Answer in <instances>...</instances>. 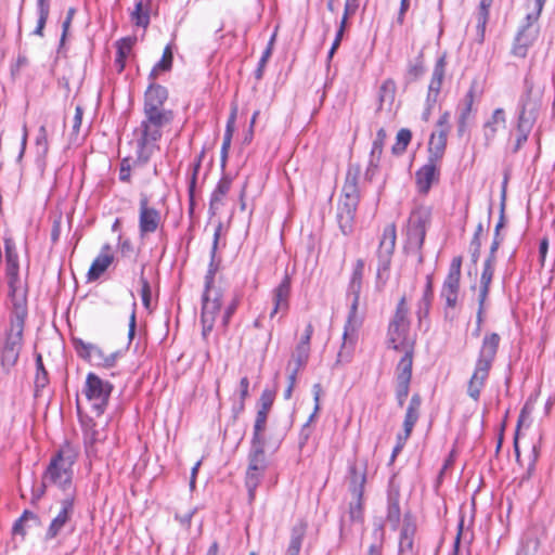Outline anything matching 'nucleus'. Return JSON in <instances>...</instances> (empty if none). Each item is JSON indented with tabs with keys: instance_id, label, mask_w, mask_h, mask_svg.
I'll return each instance as SVG.
<instances>
[{
	"instance_id": "obj_22",
	"label": "nucleus",
	"mask_w": 555,
	"mask_h": 555,
	"mask_svg": "<svg viewBox=\"0 0 555 555\" xmlns=\"http://www.w3.org/2000/svg\"><path fill=\"white\" fill-rule=\"evenodd\" d=\"M439 163L427 159L415 172V184L420 194H428L434 183L439 181Z\"/></svg>"
},
{
	"instance_id": "obj_19",
	"label": "nucleus",
	"mask_w": 555,
	"mask_h": 555,
	"mask_svg": "<svg viewBox=\"0 0 555 555\" xmlns=\"http://www.w3.org/2000/svg\"><path fill=\"white\" fill-rule=\"evenodd\" d=\"M413 357L412 350L406 349L396 366V397L406 399L410 392L412 378Z\"/></svg>"
},
{
	"instance_id": "obj_63",
	"label": "nucleus",
	"mask_w": 555,
	"mask_h": 555,
	"mask_svg": "<svg viewBox=\"0 0 555 555\" xmlns=\"http://www.w3.org/2000/svg\"><path fill=\"white\" fill-rule=\"evenodd\" d=\"M347 22H348V17L343 16V18H341V21L339 23V27H338V30L336 33L335 39H334V41L332 43V47L334 49H338V47L340 46V42H341L344 33H345V29H346V26H347Z\"/></svg>"
},
{
	"instance_id": "obj_23",
	"label": "nucleus",
	"mask_w": 555,
	"mask_h": 555,
	"mask_svg": "<svg viewBox=\"0 0 555 555\" xmlns=\"http://www.w3.org/2000/svg\"><path fill=\"white\" fill-rule=\"evenodd\" d=\"M366 460H353L348 464L349 491L352 495H363L366 483Z\"/></svg>"
},
{
	"instance_id": "obj_46",
	"label": "nucleus",
	"mask_w": 555,
	"mask_h": 555,
	"mask_svg": "<svg viewBox=\"0 0 555 555\" xmlns=\"http://www.w3.org/2000/svg\"><path fill=\"white\" fill-rule=\"evenodd\" d=\"M475 99V88L472 87L463 98L461 105L459 106L457 119L468 121L473 112V104Z\"/></svg>"
},
{
	"instance_id": "obj_16",
	"label": "nucleus",
	"mask_w": 555,
	"mask_h": 555,
	"mask_svg": "<svg viewBox=\"0 0 555 555\" xmlns=\"http://www.w3.org/2000/svg\"><path fill=\"white\" fill-rule=\"evenodd\" d=\"M422 397L418 392L412 395L410 402L406 408V412L403 420V434L398 435L397 446L392 450L391 457L401 451L405 441L410 438L415 424L417 423L421 415Z\"/></svg>"
},
{
	"instance_id": "obj_3",
	"label": "nucleus",
	"mask_w": 555,
	"mask_h": 555,
	"mask_svg": "<svg viewBox=\"0 0 555 555\" xmlns=\"http://www.w3.org/2000/svg\"><path fill=\"white\" fill-rule=\"evenodd\" d=\"M222 224L219 223L214 232V241L210 250V261L205 275L204 293L202 296L201 322L203 326V336L206 337L215 327L220 308L223 306V291L215 286V275L219 269V262L216 260L219 238Z\"/></svg>"
},
{
	"instance_id": "obj_53",
	"label": "nucleus",
	"mask_w": 555,
	"mask_h": 555,
	"mask_svg": "<svg viewBox=\"0 0 555 555\" xmlns=\"http://www.w3.org/2000/svg\"><path fill=\"white\" fill-rule=\"evenodd\" d=\"M275 400V390L266 388L259 398L258 409L262 411H271V408Z\"/></svg>"
},
{
	"instance_id": "obj_56",
	"label": "nucleus",
	"mask_w": 555,
	"mask_h": 555,
	"mask_svg": "<svg viewBox=\"0 0 555 555\" xmlns=\"http://www.w3.org/2000/svg\"><path fill=\"white\" fill-rule=\"evenodd\" d=\"M539 456H540V449L537 444H533L531 452L529 454L528 468H527L526 475L522 477V480L529 479L532 476V474L535 469V464L538 462Z\"/></svg>"
},
{
	"instance_id": "obj_31",
	"label": "nucleus",
	"mask_w": 555,
	"mask_h": 555,
	"mask_svg": "<svg viewBox=\"0 0 555 555\" xmlns=\"http://www.w3.org/2000/svg\"><path fill=\"white\" fill-rule=\"evenodd\" d=\"M307 522L302 519L298 520L291 529L289 544L286 550L287 555H299L302 541L307 531Z\"/></svg>"
},
{
	"instance_id": "obj_34",
	"label": "nucleus",
	"mask_w": 555,
	"mask_h": 555,
	"mask_svg": "<svg viewBox=\"0 0 555 555\" xmlns=\"http://www.w3.org/2000/svg\"><path fill=\"white\" fill-rule=\"evenodd\" d=\"M401 519V509L399 504V493H389L387 499L386 520L392 530H397Z\"/></svg>"
},
{
	"instance_id": "obj_18",
	"label": "nucleus",
	"mask_w": 555,
	"mask_h": 555,
	"mask_svg": "<svg viewBox=\"0 0 555 555\" xmlns=\"http://www.w3.org/2000/svg\"><path fill=\"white\" fill-rule=\"evenodd\" d=\"M462 258L454 257L451 261L448 275L443 282L441 296L446 299L447 307L454 308L457 302Z\"/></svg>"
},
{
	"instance_id": "obj_57",
	"label": "nucleus",
	"mask_w": 555,
	"mask_h": 555,
	"mask_svg": "<svg viewBox=\"0 0 555 555\" xmlns=\"http://www.w3.org/2000/svg\"><path fill=\"white\" fill-rule=\"evenodd\" d=\"M271 55H272L271 48H266L264 51L262 52V55L258 62L256 70H255V78L257 80L262 79L267 63H268L269 59L271 57Z\"/></svg>"
},
{
	"instance_id": "obj_59",
	"label": "nucleus",
	"mask_w": 555,
	"mask_h": 555,
	"mask_svg": "<svg viewBox=\"0 0 555 555\" xmlns=\"http://www.w3.org/2000/svg\"><path fill=\"white\" fill-rule=\"evenodd\" d=\"M312 393H313V401H314V409L311 415L309 416V422H312L318 413L320 412L321 405H320V398L322 395V386L321 384H314L312 387Z\"/></svg>"
},
{
	"instance_id": "obj_28",
	"label": "nucleus",
	"mask_w": 555,
	"mask_h": 555,
	"mask_svg": "<svg viewBox=\"0 0 555 555\" xmlns=\"http://www.w3.org/2000/svg\"><path fill=\"white\" fill-rule=\"evenodd\" d=\"M447 57L446 54L440 55L435 64L431 79L428 86L427 102L436 103L440 92L444 75H446Z\"/></svg>"
},
{
	"instance_id": "obj_39",
	"label": "nucleus",
	"mask_w": 555,
	"mask_h": 555,
	"mask_svg": "<svg viewBox=\"0 0 555 555\" xmlns=\"http://www.w3.org/2000/svg\"><path fill=\"white\" fill-rule=\"evenodd\" d=\"M131 21L139 27L146 28L150 24V2L140 0L131 12Z\"/></svg>"
},
{
	"instance_id": "obj_50",
	"label": "nucleus",
	"mask_w": 555,
	"mask_h": 555,
	"mask_svg": "<svg viewBox=\"0 0 555 555\" xmlns=\"http://www.w3.org/2000/svg\"><path fill=\"white\" fill-rule=\"evenodd\" d=\"M201 163H202V159L201 157L197 158L196 162L193 163L192 165V175H191V178H190V181H189V186H188V193H189V209H190V212H193L194 210V205H195V202H194V193H195V186H196V180H197V173H198V170L201 168Z\"/></svg>"
},
{
	"instance_id": "obj_7",
	"label": "nucleus",
	"mask_w": 555,
	"mask_h": 555,
	"mask_svg": "<svg viewBox=\"0 0 555 555\" xmlns=\"http://www.w3.org/2000/svg\"><path fill=\"white\" fill-rule=\"evenodd\" d=\"M5 244V276L9 286V297L12 304V308L21 306L22 308H28L27 306V284L24 283L20 278V262L18 255L15 250L14 243L11 238L4 241Z\"/></svg>"
},
{
	"instance_id": "obj_2",
	"label": "nucleus",
	"mask_w": 555,
	"mask_h": 555,
	"mask_svg": "<svg viewBox=\"0 0 555 555\" xmlns=\"http://www.w3.org/2000/svg\"><path fill=\"white\" fill-rule=\"evenodd\" d=\"M79 456V448L69 441H65L52 455L49 465L42 475V486L38 496L44 493V489L54 486L62 490L66 496L76 495V488L73 483V466Z\"/></svg>"
},
{
	"instance_id": "obj_52",
	"label": "nucleus",
	"mask_w": 555,
	"mask_h": 555,
	"mask_svg": "<svg viewBox=\"0 0 555 555\" xmlns=\"http://www.w3.org/2000/svg\"><path fill=\"white\" fill-rule=\"evenodd\" d=\"M140 283H141L142 304H143L144 308L149 310L151 308L152 291H151V285H150L149 281L144 278V267L141 270Z\"/></svg>"
},
{
	"instance_id": "obj_60",
	"label": "nucleus",
	"mask_w": 555,
	"mask_h": 555,
	"mask_svg": "<svg viewBox=\"0 0 555 555\" xmlns=\"http://www.w3.org/2000/svg\"><path fill=\"white\" fill-rule=\"evenodd\" d=\"M364 266H365V263H364L363 259H358L356 261L353 270H352V274L350 276V281L362 283V281H363V273H364Z\"/></svg>"
},
{
	"instance_id": "obj_17",
	"label": "nucleus",
	"mask_w": 555,
	"mask_h": 555,
	"mask_svg": "<svg viewBox=\"0 0 555 555\" xmlns=\"http://www.w3.org/2000/svg\"><path fill=\"white\" fill-rule=\"evenodd\" d=\"M162 223V215L158 209L150 206L149 198L142 196L139 203V235L146 237L157 231Z\"/></svg>"
},
{
	"instance_id": "obj_41",
	"label": "nucleus",
	"mask_w": 555,
	"mask_h": 555,
	"mask_svg": "<svg viewBox=\"0 0 555 555\" xmlns=\"http://www.w3.org/2000/svg\"><path fill=\"white\" fill-rule=\"evenodd\" d=\"M240 304V297L234 296L230 302H228L223 309V312H219V315L217 317L216 323L218 328H221L223 332L227 331L230 320L234 312L236 311Z\"/></svg>"
},
{
	"instance_id": "obj_4",
	"label": "nucleus",
	"mask_w": 555,
	"mask_h": 555,
	"mask_svg": "<svg viewBox=\"0 0 555 555\" xmlns=\"http://www.w3.org/2000/svg\"><path fill=\"white\" fill-rule=\"evenodd\" d=\"M27 317L28 308L11 307L8 325L0 335V364L5 373H9L18 362L24 346V330Z\"/></svg>"
},
{
	"instance_id": "obj_25",
	"label": "nucleus",
	"mask_w": 555,
	"mask_h": 555,
	"mask_svg": "<svg viewBox=\"0 0 555 555\" xmlns=\"http://www.w3.org/2000/svg\"><path fill=\"white\" fill-rule=\"evenodd\" d=\"M506 125V114L501 107L495 108L490 118L487 119L482 125V135L485 139V145L490 146L494 141L500 128Z\"/></svg>"
},
{
	"instance_id": "obj_27",
	"label": "nucleus",
	"mask_w": 555,
	"mask_h": 555,
	"mask_svg": "<svg viewBox=\"0 0 555 555\" xmlns=\"http://www.w3.org/2000/svg\"><path fill=\"white\" fill-rule=\"evenodd\" d=\"M416 525L410 515H405L403 526L399 537V554L398 555H415L414 535Z\"/></svg>"
},
{
	"instance_id": "obj_49",
	"label": "nucleus",
	"mask_w": 555,
	"mask_h": 555,
	"mask_svg": "<svg viewBox=\"0 0 555 555\" xmlns=\"http://www.w3.org/2000/svg\"><path fill=\"white\" fill-rule=\"evenodd\" d=\"M38 21L37 26L33 34L36 36H43V29L49 18L50 3H37Z\"/></svg>"
},
{
	"instance_id": "obj_14",
	"label": "nucleus",
	"mask_w": 555,
	"mask_h": 555,
	"mask_svg": "<svg viewBox=\"0 0 555 555\" xmlns=\"http://www.w3.org/2000/svg\"><path fill=\"white\" fill-rule=\"evenodd\" d=\"M427 216L421 210H414L409 217L406 225V241L404 250L406 254H418V260L423 261L421 249L426 236Z\"/></svg>"
},
{
	"instance_id": "obj_21",
	"label": "nucleus",
	"mask_w": 555,
	"mask_h": 555,
	"mask_svg": "<svg viewBox=\"0 0 555 555\" xmlns=\"http://www.w3.org/2000/svg\"><path fill=\"white\" fill-rule=\"evenodd\" d=\"M291 297V279L285 275L280 284L272 289V310L269 314L270 319L281 313V318L285 317L289 310Z\"/></svg>"
},
{
	"instance_id": "obj_40",
	"label": "nucleus",
	"mask_w": 555,
	"mask_h": 555,
	"mask_svg": "<svg viewBox=\"0 0 555 555\" xmlns=\"http://www.w3.org/2000/svg\"><path fill=\"white\" fill-rule=\"evenodd\" d=\"M353 500L348 506V517L351 524H363L364 521V499L363 495H352Z\"/></svg>"
},
{
	"instance_id": "obj_13",
	"label": "nucleus",
	"mask_w": 555,
	"mask_h": 555,
	"mask_svg": "<svg viewBox=\"0 0 555 555\" xmlns=\"http://www.w3.org/2000/svg\"><path fill=\"white\" fill-rule=\"evenodd\" d=\"M113 389L114 386L109 382L100 378L92 372L88 373L83 393L87 399L92 402V409L95 411L96 415L104 413Z\"/></svg>"
},
{
	"instance_id": "obj_6",
	"label": "nucleus",
	"mask_w": 555,
	"mask_h": 555,
	"mask_svg": "<svg viewBox=\"0 0 555 555\" xmlns=\"http://www.w3.org/2000/svg\"><path fill=\"white\" fill-rule=\"evenodd\" d=\"M361 167L358 164H350L347 169L343 186V199L338 205L337 218L344 234L351 231L357 208L360 202L359 179Z\"/></svg>"
},
{
	"instance_id": "obj_55",
	"label": "nucleus",
	"mask_w": 555,
	"mask_h": 555,
	"mask_svg": "<svg viewBox=\"0 0 555 555\" xmlns=\"http://www.w3.org/2000/svg\"><path fill=\"white\" fill-rule=\"evenodd\" d=\"M506 183H507V179H505L504 183H503L500 217H499L498 223L495 224L493 236H502L500 234V231L505 225V214L504 212H505V186H506Z\"/></svg>"
},
{
	"instance_id": "obj_54",
	"label": "nucleus",
	"mask_w": 555,
	"mask_h": 555,
	"mask_svg": "<svg viewBox=\"0 0 555 555\" xmlns=\"http://www.w3.org/2000/svg\"><path fill=\"white\" fill-rule=\"evenodd\" d=\"M488 20L489 12L478 11L476 29L479 42H482L485 40V33Z\"/></svg>"
},
{
	"instance_id": "obj_8",
	"label": "nucleus",
	"mask_w": 555,
	"mask_h": 555,
	"mask_svg": "<svg viewBox=\"0 0 555 555\" xmlns=\"http://www.w3.org/2000/svg\"><path fill=\"white\" fill-rule=\"evenodd\" d=\"M410 319L406 297L402 296L397 304L395 314L388 326V344L395 350L406 349L413 351V344L409 340Z\"/></svg>"
},
{
	"instance_id": "obj_20",
	"label": "nucleus",
	"mask_w": 555,
	"mask_h": 555,
	"mask_svg": "<svg viewBox=\"0 0 555 555\" xmlns=\"http://www.w3.org/2000/svg\"><path fill=\"white\" fill-rule=\"evenodd\" d=\"M75 496L68 494L61 501V509L52 519L46 532V540H52L57 537L65 525L70 520L74 513Z\"/></svg>"
},
{
	"instance_id": "obj_37",
	"label": "nucleus",
	"mask_w": 555,
	"mask_h": 555,
	"mask_svg": "<svg viewBox=\"0 0 555 555\" xmlns=\"http://www.w3.org/2000/svg\"><path fill=\"white\" fill-rule=\"evenodd\" d=\"M133 42H134V39L127 37V38H121L116 43L117 51H116L115 64H116L119 73L125 69L126 59L132 50Z\"/></svg>"
},
{
	"instance_id": "obj_38",
	"label": "nucleus",
	"mask_w": 555,
	"mask_h": 555,
	"mask_svg": "<svg viewBox=\"0 0 555 555\" xmlns=\"http://www.w3.org/2000/svg\"><path fill=\"white\" fill-rule=\"evenodd\" d=\"M269 413L268 411L257 410L250 442L266 443L263 433L267 428Z\"/></svg>"
},
{
	"instance_id": "obj_32",
	"label": "nucleus",
	"mask_w": 555,
	"mask_h": 555,
	"mask_svg": "<svg viewBox=\"0 0 555 555\" xmlns=\"http://www.w3.org/2000/svg\"><path fill=\"white\" fill-rule=\"evenodd\" d=\"M232 180L228 176H223L217 183L210 195V210H218L223 205V199L231 189Z\"/></svg>"
},
{
	"instance_id": "obj_45",
	"label": "nucleus",
	"mask_w": 555,
	"mask_h": 555,
	"mask_svg": "<svg viewBox=\"0 0 555 555\" xmlns=\"http://www.w3.org/2000/svg\"><path fill=\"white\" fill-rule=\"evenodd\" d=\"M411 140V130L408 128L400 129L396 135V142L391 147L392 154L397 156L402 155L406 151Z\"/></svg>"
},
{
	"instance_id": "obj_26",
	"label": "nucleus",
	"mask_w": 555,
	"mask_h": 555,
	"mask_svg": "<svg viewBox=\"0 0 555 555\" xmlns=\"http://www.w3.org/2000/svg\"><path fill=\"white\" fill-rule=\"evenodd\" d=\"M114 260V256L112 254V246L109 244H104L101 247L100 254L92 261L89 271H88V280L96 281L100 276L108 269Z\"/></svg>"
},
{
	"instance_id": "obj_29",
	"label": "nucleus",
	"mask_w": 555,
	"mask_h": 555,
	"mask_svg": "<svg viewBox=\"0 0 555 555\" xmlns=\"http://www.w3.org/2000/svg\"><path fill=\"white\" fill-rule=\"evenodd\" d=\"M448 129L442 128L438 132L430 135L428 142V158L433 162L440 163L447 149Z\"/></svg>"
},
{
	"instance_id": "obj_36",
	"label": "nucleus",
	"mask_w": 555,
	"mask_h": 555,
	"mask_svg": "<svg viewBox=\"0 0 555 555\" xmlns=\"http://www.w3.org/2000/svg\"><path fill=\"white\" fill-rule=\"evenodd\" d=\"M495 261L492 259H486L483 269L480 276L479 297H488L490 285L494 274Z\"/></svg>"
},
{
	"instance_id": "obj_30",
	"label": "nucleus",
	"mask_w": 555,
	"mask_h": 555,
	"mask_svg": "<svg viewBox=\"0 0 555 555\" xmlns=\"http://www.w3.org/2000/svg\"><path fill=\"white\" fill-rule=\"evenodd\" d=\"M73 345L77 354L93 365H95V361H99L103 352L99 346L86 343L81 338H73Z\"/></svg>"
},
{
	"instance_id": "obj_64",
	"label": "nucleus",
	"mask_w": 555,
	"mask_h": 555,
	"mask_svg": "<svg viewBox=\"0 0 555 555\" xmlns=\"http://www.w3.org/2000/svg\"><path fill=\"white\" fill-rule=\"evenodd\" d=\"M359 0H346L344 8V15L349 18V16L356 14L359 9Z\"/></svg>"
},
{
	"instance_id": "obj_1",
	"label": "nucleus",
	"mask_w": 555,
	"mask_h": 555,
	"mask_svg": "<svg viewBox=\"0 0 555 555\" xmlns=\"http://www.w3.org/2000/svg\"><path fill=\"white\" fill-rule=\"evenodd\" d=\"M169 96L166 87L151 81L144 92L143 118L133 131L137 159L134 166L146 165L152 155L159 150L158 141L163 130L175 119L172 109L165 107Z\"/></svg>"
},
{
	"instance_id": "obj_33",
	"label": "nucleus",
	"mask_w": 555,
	"mask_h": 555,
	"mask_svg": "<svg viewBox=\"0 0 555 555\" xmlns=\"http://www.w3.org/2000/svg\"><path fill=\"white\" fill-rule=\"evenodd\" d=\"M372 530V543L369 545L365 555H383L385 543V528L382 519L374 522Z\"/></svg>"
},
{
	"instance_id": "obj_48",
	"label": "nucleus",
	"mask_w": 555,
	"mask_h": 555,
	"mask_svg": "<svg viewBox=\"0 0 555 555\" xmlns=\"http://www.w3.org/2000/svg\"><path fill=\"white\" fill-rule=\"evenodd\" d=\"M383 149L384 147L376 146V145L372 144L369 164H367L366 171H365V176L367 179H372L373 176L375 175V171L377 170V168L379 166L380 157L383 154Z\"/></svg>"
},
{
	"instance_id": "obj_42",
	"label": "nucleus",
	"mask_w": 555,
	"mask_h": 555,
	"mask_svg": "<svg viewBox=\"0 0 555 555\" xmlns=\"http://www.w3.org/2000/svg\"><path fill=\"white\" fill-rule=\"evenodd\" d=\"M36 374H35V395L38 396L39 391L44 389L49 384V375L43 365L42 356L40 353L36 354Z\"/></svg>"
},
{
	"instance_id": "obj_44",
	"label": "nucleus",
	"mask_w": 555,
	"mask_h": 555,
	"mask_svg": "<svg viewBox=\"0 0 555 555\" xmlns=\"http://www.w3.org/2000/svg\"><path fill=\"white\" fill-rule=\"evenodd\" d=\"M310 356V347L298 345L292 353V359L287 364V369L295 367L301 370L308 363Z\"/></svg>"
},
{
	"instance_id": "obj_12",
	"label": "nucleus",
	"mask_w": 555,
	"mask_h": 555,
	"mask_svg": "<svg viewBox=\"0 0 555 555\" xmlns=\"http://www.w3.org/2000/svg\"><path fill=\"white\" fill-rule=\"evenodd\" d=\"M397 230L395 223L387 224L376 251L378 264L376 271V286L383 288L389 278L391 259L396 246Z\"/></svg>"
},
{
	"instance_id": "obj_15",
	"label": "nucleus",
	"mask_w": 555,
	"mask_h": 555,
	"mask_svg": "<svg viewBox=\"0 0 555 555\" xmlns=\"http://www.w3.org/2000/svg\"><path fill=\"white\" fill-rule=\"evenodd\" d=\"M361 289H362V283L349 281L347 294L349 297H352V300H351L350 310L348 313V319H347V322L344 327L343 347H345L348 344L352 346L357 339V331L360 325V321L358 319V306H359Z\"/></svg>"
},
{
	"instance_id": "obj_62",
	"label": "nucleus",
	"mask_w": 555,
	"mask_h": 555,
	"mask_svg": "<svg viewBox=\"0 0 555 555\" xmlns=\"http://www.w3.org/2000/svg\"><path fill=\"white\" fill-rule=\"evenodd\" d=\"M248 395H249V380L245 376V377L241 378V380H240V398H241L240 410L244 409V403H245V400L248 397Z\"/></svg>"
},
{
	"instance_id": "obj_61",
	"label": "nucleus",
	"mask_w": 555,
	"mask_h": 555,
	"mask_svg": "<svg viewBox=\"0 0 555 555\" xmlns=\"http://www.w3.org/2000/svg\"><path fill=\"white\" fill-rule=\"evenodd\" d=\"M116 360H117V353L105 354L104 352H102V356L99 359V361H95V365L103 366L105 369H109L115 365Z\"/></svg>"
},
{
	"instance_id": "obj_10",
	"label": "nucleus",
	"mask_w": 555,
	"mask_h": 555,
	"mask_svg": "<svg viewBox=\"0 0 555 555\" xmlns=\"http://www.w3.org/2000/svg\"><path fill=\"white\" fill-rule=\"evenodd\" d=\"M537 118L538 109L534 105L530 106L529 95L521 96L518 102V115L515 125V132L511 133L512 137H515V140L511 146V152L513 154L518 153L528 141L529 134L532 131Z\"/></svg>"
},
{
	"instance_id": "obj_35",
	"label": "nucleus",
	"mask_w": 555,
	"mask_h": 555,
	"mask_svg": "<svg viewBox=\"0 0 555 555\" xmlns=\"http://www.w3.org/2000/svg\"><path fill=\"white\" fill-rule=\"evenodd\" d=\"M236 113H237V107L234 106L232 108L231 115H230V117L228 119V122H227L225 132H224V135H223V141H222V146H221V166L222 167L225 166V163H227V159H228V153H229V149H230V145H231L232 134H233V131H234V124H235V119H236Z\"/></svg>"
},
{
	"instance_id": "obj_9",
	"label": "nucleus",
	"mask_w": 555,
	"mask_h": 555,
	"mask_svg": "<svg viewBox=\"0 0 555 555\" xmlns=\"http://www.w3.org/2000/svg\"><path fill=\"white\" fill-rule=\"evenodd\" d=\"M264 446L266 443L250 442L247 455L248 465L245 474V487L248 492L249 502L255 500L256 490L261 483L268 468Z\"/></svg>"
},
{
	"instance_id": "obj_5",
	"label": "nucleus",
	"mask_w": 555,
	"mask_h": 555,
	"mask_svg": "<svg viewBox=\"0 0 555 555\" xmlns=\"http://www.w3.org/2000/svg\"><path fill=\"white\" fill-rule=\"evenodd\" d=\"M501 337L498 333L486 334L475 362L474 372L467 384V395L478 401L495 361Z\"/></svg>"
},
{
	"instance_id": "obj_43",
	"label": "nucleus",
	"mask_w": 555,
	"mask_h": 555,
	"mask_svg": "<svg viewBox=\"0 0 555 555\" xmlns=\"http://www.w3.org/2000/svg\"><path fill=\"white\" fill-rule=\"evenodd\" d=\"M172 51L169 46L164 49L162 59L152 68L149 79L155 81L159 72L169 70L172 66Z\"/></svg>"
},
{
	"instance_id": "obj_11",
	"label": "nucleus",
	"mask_w": 555,
	"mask_h": 555,
	"mask_svg": "<svg viewBox=\"0 0 555 555\" xmlns=\"http://www.w3.org/2000/svg\"><path fill=\"white\" fill-rule=\"evenodd\" d=\"M542 11L533 9L525 17L524 23L519 26L512 44L511 54L518 59H525L529 49L533 46L539 37L538 20Z\"/></svg>"
},
{
	"instance_id": "obj_24",
	"label": "nucleus",
	"mask_w": 555,
	"mask_h": 555,
	"mask_svg": "<svg viewBox=\"0 0 555 555\" xmlns=\"http://www.w3.org/2000/svg\"><path fill=\"white\" fill-rule=\"evenodd\" d=\"M82 436L87 457H96L98 446L104 441L105 437L99 431L93 420L89 418L82 422Z\"/></svg>"
},
{
	"instance_id": "obj_51",
	"label": "nucleus",
	"mask_w": 555,
	"mask_h": 555,
	"mask_svg": "<svg viewBox=\"0 0 555 555\" xmlns=\"http://www.w3.org/2000/svg\"><path fill=\"white\" fill-rule=\"evenodd\" d=\"M137 157L131 162L130 157H125L120 162L119 166V180L125 183H129L131 181V168H137L138 166H134ZM144 165H141L140 167H143Z\"/></svg>"
},
{
	"instance_id": "obj_47",
	"label": "nucleus",
	"mask_w": 555,
	"mask_h": 555,
	"mask_svg": "<svg viewBox=\"0 0 555 555\" xmlns=\"http://www.w3.org/2000/svg\"><path fill=\"white\" fill-rule=\"evenodd\" d=\"M36 153L37 156L44 159L49 152V140H48V130L46 126H40L38 129V133L35 140Z\"/></svg>"
},
{
	"instance_id": "obj_58",
	"label": "nucleus",
	"mask_w": 555,
	"mask_h": 555,
	"mask_svg": "<svg viewBox=\"0 0 555 555\" xmlns=\"http://www.w3.org/2000/svg\"><path fill=\"white\" fill-rule=\"evenodd\" d=\"M431 301L433 300L426 299V298H421L418 300L417 308H416V315H417L420 324H422L423 319L428 317V313H429V310L431 307Z\"/></svg>"
}]
</instances>
